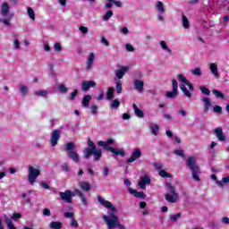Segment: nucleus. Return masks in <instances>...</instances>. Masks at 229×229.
Wrapping results in <instances>:
<instances>
[{"label": "nucleus", "mask_w": 229, "mask_h": 229, "mask_svg": "<svg viewBox=\"0 0 229 229\" xmlns=\"http://www.w3.org/2000/svg\"><path fill=\"white\" fill-rule=\"evenodd\" d=\"M98 201L102 205V207L109 210L106 215L102 216V219L106 226H107V229H126V226L122 225L119 220V216H117L119 209H117L115 206L112 205V202L106 200L101 197V195L98 196Z\"/></svg>", "instance_id": "1"}, {"label": "nucleus", "mask_w": 229, "mask_h": 229, "mask_svg": "<svg viewBox=\"0 0 229 229\" xmlns=\"http://www.w3.org/2000/svg\"><path fill=\"white\" fill-rule=\"evenodd\" d=\"M186 165L191 171L192 178L196 182H199V166H198V163L196 162L195 157H189L186 159Z\"/></svg>", "instance_id": "2"}, {"label": "nucleus", "mask_w": 229, "mask_h": 229, "mask_svg": "<svg viewBox=\"0 0 229 229\" xmlns=\"http://www.w3.org/2000/svg\"><path fill=\"white\" fill-rule=\"evenodd\" d=\"M28 173V182L30 185H34L35 182H37V178L40 176V166L35 167L30 165Z\"/></svg>", "instance_id": "3"}, {"label": "nucleus", "mask_w": 229, "mask_h": 229, "mask_svg": "<svg viewBox=\"0 0 229 229\" xmlns=\"http://www.w3.org/2000/svg\"><path fill=\"white\" fill-rule=\"evenodd\" d=\"M74 149H76V146H74V144L66 145L65 151L68 157H70V158H72L73 162L78 163L80 162V156H78V154L74 151Z\"/></svg>", "instance_id": "4"}, {"label": "nucleus", "mask_w": 229, "mask_h": 229, "mask_svg": "<svg viewBox=\"0 0 229 229\" xmlns=\"http://www.w3.org/2000/svg\"><path fill=\"white\" fill-rule=\"evenodd\" d=\"M178 96V81L175 79L172 80V91H167L166 92V98L168 99H174Z\"/></svg>", "instance_id": "5"}, {"label": "nucleus", "mask_w": 229, "mask_h": 229, "mask_svg": "<svg viewBox=\"0 0 229 229\" xmlns=\"http://www.w3.org/2000/svg\"><path fill=\"white\" fill-rule=\"evenodd\" d=\"M59 196L63 201H65L66 203H72V196H74V193L71 191H65L64 192L60 191Z\"/></svg>", "instance_id": "6"}, {"label": "nucleus", "mask_w": 229, "mask_h": 229, "mask_svg": "<svg viewBox=\"0 0 229 229\" xmlns=\"http://www.w3.org/2000/svg\"><path fill=\"white\" fill-rule=\"evenodd\" d=\"M97 83L95 81H84L81 82V90L82 92H89L90 89H94Z\"/></svg>", "instance_id": "7"}, {"label": "nucleus", "mask_w": 229, "mask_h": 229, "mask_svg": "<svg viewBox=\"0 0 229 229\" xmlns=\"http://www.w3.org/2000/svg\"><path fill=\"white\" fill-rule=\"evenodd\" d=\"M214 135H216V139L220 140V142H225L226 140V136H225V132H223V128L216 127L214 130Z\"/></svg>", "instance_id": "8"}, {"label": "nucleus", "mask_w": 229, "mask_h": 229, "mask_svg": "<svg viewBox=\"0 0 229 229\" xmlns=\"http://www.w3.org/2000/svg\"><path fill=\"white\" fill-rule=\"evenodd\" d=\"M142 157V153L140 152V149L136 148L134 151L131 153V157L127 159V164H131L135 162V160H139Z\"/></svg>", "instance_id": "9"}, {"label": "nucleus", "mask_w": 229, "mask_h": 229, "mask_svg": "<svg viewBox=\"0 0 229 229\" xmlns=\"http://www.w3.org/2000/svg\"><path fill=\"white\" fill-rule=\"evenodd\" d=\"M96 151V146L89 145L88 148H86L83 151V157L84 158H90L92 155H94V152Z\"/></svg>", "instance_id": "10"}, {"label": "nucleus", "mask_w": 229, "mask_h": 229, "mask_svg": "<svg viewBox=\"0 0 229 229\" xmlns=\"http://www.w3.org/2000/svg\"><path fill=\"white\" fill-rule=\"evenodd\" d=\"M73 192H74V196H79L84 207H87V205H89V200L87 199V197H85V194L82 193L81 191L75 189Z\"/></svg>", "instance_id": "11"}, {"label": "nucleus", "mask_w": 229, "mask_h": 229, "mask_svg": "<svg viewBox=\"0 0 229 229\" xmlns=\"http://www.w3.org/2000/svg\"><path fill=\"white\" fill-rule=\"evenodd\" d=\"M151 183V179L147 175L141 177L140 181L139 182L138 185L142 191H146V185H149Z\"/></svg>", "instance_id": "12"}, {"label": "nucleus", "mask_w": 229, "mask_h": 229, "mask_svg": "<svg viewBox=\"0 0 229 229\" xmlns=\"http://www.w3.org/2000/svg\"><path fill=\"white\" fill-rule=\"evenodd\" d=\"M104 146H105L106 151H109V153H114L119 157H124V150H123V149L118 150L117 148H114V147H110L108 145H104Z\"/></svg>", "instance_id": "13"}, {"label": "nucleus", "mask_w": 229, "mask_h": 229, "mask_svg": "<svg viewBox=\"0 0 229 229\" xmlns=\"http://www.w3.org/2000/svg\"><path fill=\"white\" fill-rule=\"evenodd\" d=\"M94 60H96V55L93 52L89 53V55L87 59L86 71H90L92 65H94Z\"/></svg>", "instance_id": "14"}, {"label": "nucleus", "mask_w": 229, "mask_h": 229, "mask_svg": "<svg viewBox=\"0 0 229 229\" xmlns=\"http://www.w3.org/2000/svg\"><path fill=\"white\" fill-rule=\"evenodd\" d=\"M129 69L130 68L128 66H122L121 69L116 70L115 75L118 78V80H123V78H124V74L128 72Z\"/></svg>", "instance_id": "15"}, {"label": "nucleus", "mask_w": 229, "mask_h": 229, "mask_svg": "<svg viewBox=\"0 0 229 229\" xmlns=\"http://www.w3.org/2000/svg\"><path fill=\"white\" fill-rule=\"evenodd\" d=\"M58 140H60V131L59 130H54L52 131V136L50 139L51 144H58Z\"/></svg>", "instance_id": "16"}, {"label": "nucleus", "mask_w": 229, "mask_h": 229, "mask_svg": "<svg viewBox=\"0 0 229 229\" xmlns=\"http://www.w3.org/2000/svg\"><path fill=\"white\" fill-rule=\"evenodd\" d=\"M134 89L138 90V92H142L144 90V81L140 80H134L133 81Z\"/></svg>", "instance_id": "17"}, {"label": "nucleus", "mask_w": 229, "mask_h": 229, "mask_svg": "<svg viewBox=\"0 0 229 229\" xmlns=\"http://www.w3.org/2000/svg\"><path fill=\"white\" fill-rule=\"evenodd\" d=\"M202 101L205 103L204 112L207 113L208 112V110H210V107L212 106V102L210 101V98L208 97L202 98Z\"/></svg>", "instance_id": "18"}, {"label": "nucleus", "mask_w": 229, "mask_h": 229, "mask_svg": "<svg viewBox=\"0 0 229 229\" xmlns=\"http://www.w3.org/2000/svg\"><path fill=\"white\" fill-rule=\"evenodd\" d=\"M165 199H166V201L169 203H176V199H178V193H175V195L173 193L166 194L165 196Z\"/></svg>", "instance_id": "19"}, {"label": "nucleus", "mask_w": 229, "mask_h": 229, "mask_svg": "<svg viewBox=\"0 0 229 229\" xmlns=\"http://www.w3.org/2000/svg\"><path fill=\"white\" fill-rule=\"evenodd\" d=\"M129 192H130V194H132L135 198H142L143 199H144V198H146V195L144 194V192L137 191L136 190H134L132 188H129Z\"/></svg>", "instance_id": "20"}, {"label": "nucleus", "mask_w": 229, "mask_h": 229, "mask_svg": "<svg viewBox=\"0 0 229 229\" xmlns=\"http://www.w3.org/2000/svg\"><path fill=\"white\" fill-rule=\"evenodd\" d=\"M90 99H92V96L90 95H85L82 98L81 105L84 106V108L89 107L90 105Z\"/></svg>", "instance_id": "21"}, {"label": "nucleus", "mask_w": 229, "mask_h": 229, "mask_svg": "<svg viewBox=\"0 0 229 229\" xmlns=\"http://www.w3.org/2000/svg\"><path fill=\"white\" fill-rule=\"evenodd\" d=\"M1 13L4 17H7L8 13H10V5H8V3H4L2 4Z\"/></svg>", "instance_id": "22"}, {"label": "nucleus", "mask_w": 229, "mask_h": 229, "mask_svg": "<svg viewBox=\"0 0 229 229\" xmlns=\"http://www.w3.org/2000/svg\"><path fill=\"white\" fill-rule=\"evenodd\" d=\"M79 187H81V189L86 192H89V191L91 189L90 183H89V182H80Z\"/></svg>", "instance_id": "23"}, {"label": "nucleus", "mask_w": 229, "mask_h": 229, "mask_svg": "<svg viewBox=\"0 0 229 229\" xmlns=\"http://www.w3.org/2000/svg\"><path fill=\"white\" fill-rule=\"evenodd\" d=\"M209 69L213 76H216V78L217 76H219V72L217 71V64H216V63L210 64Z\"/></svg>", "instance_id": "24"}, {"label": "nucleus", "mask_w": 229, "mask_h": 229, "mask_svg": "<svg viewBox=\"0 0 229 229\" xmlns=\"http://www.w3.org/2000/svg\"><path fill=\"white\" fill-rule=\"evenodd\" d=\"M132 107L134 110V114L135 115H137V117H140V118L144 117V112L137 106V104H132Z\"/></svg>", "instance_id": "25"}, {"label": "nucleus", "mask_w": 229, "mask_h": 229, "mask_svg": "<svg viewBox=\"0 0 229 229\" xmlns=\"http://www.w3.org/2000/svg\"><path fill=\"white\" fill-rule=\"evenodd\" d=\"M180 89H181L182 92H183L184 96H186V98H192V93H191V91H189V89H187V87H185L184 84H182L180 86Z\"/></svg>", "instance_id": "26"}, {"label": "nucleus", "mask_w": 229, "mask_h": 229, "mask_svg": "<svg viewBox=\"0 0 229 229\" xmlns=\"http://www.w3.org/2000/svg\"><path fill=\"white\" fill-rule=\"evenodd\" d=\"M93 156H94V160L98 162V160H99L101 157H103V152L101 151V149L95 148V152H93Z\"/></svg>", "instance_id": "27"}, {"label": "nucleus", "mask_w": 229, "mask_h": 229, "mask_svg": "<svg viewBox=\"0 0 229 229\" xmlns=\"http://www.w3.org/2000/svg\"><path fill=\"white\" fill-rule=\"evenodd\" d=\"M216 183L218 187H223L226 185V183H229V177H224L221 181H216Z\"/></svg>", "instance_id": "28"}, {"label": "nucleus", "mask_w": 229, "mask_h": 229, "mask_svg": "<svg viewBox=\"0 0 229 229\" xmlns=\"http://www.w3.org/2000/svg\"><path fill=\"white\" fill-rule=\"evenodd\" d=\"M213 94L217 99H225V94L219 91V89H213Z\"/></svg>", "instance_id": "29"}, {"label": "nucleus", "mask_w": 229, "mask_h": 229, "mask_svg": "<svg viewBox=\"0 0 229 229\" xmlns=\"http://www.w3.org/2000/svg\"><path fill=\"white\" fill-rule=\"evenodd\" d=\"M182 26L185 30H189V27L191 26V23L189 22V19H187V16L182 13Z\"/></svg>", "instance_id": "30"}, {"label": "nucleus", "mask_w": 229, "mask_h": 229, "mask_svg": "<svg viewBox=\"0 0 229 229\" xmlns=\"http://www.w3.org/2000/svg\"><path fill=\"white\" fill-rule=\"evenodd\" d=\"M111 17H114V11L109 10L105 13V15L102 16V19L103 21H110Z\"/></svg>", "instance_id": "31"}, {"label": "nucleus", "mask_w": 229, "mask_h": 229, "mask_svg": "<svg viewBox=\"0 0 229 229\" xmlns=\"http://www.w3.org/2000/svg\"><path fill=\"white\" fill-rule=\"evenodd\" d=\"M114 92H115V89L112 87L108 88L107 93H106V99H114Z\"/></svg>", "instance_id": "32"}, {"label": "nucleus", "mask_w": 229, "mask_h": 229, "mask_svg": "<svg viewBox=\"0 0 229 229\" xmlns=\"http://www.w3.org/2000/svg\"><path fill=\"white\" fill-rule=\"evenodd\" d=\"M50 228L51 229H62V223L53 221V222L50 223Z\"/></svg>", "instance_id": "33"}, {"label": "nucleus", "mask_w": 229, "mask_h": 229, "mask_svg": "<svg viewBox=\"0 0 229 229\" xmlns=\"http://www.w3.org/2000/svg\"><path fill=\"white\" fill-rule=\"evenodd\" d=\"M150 130L153 135H158V130H160V127L157 124H150Z\"/></svg>", "instance_id": "34"}, {"label": "nucleus", "mask_w": 229, "mask_h": 229, "mask_svg": "<svg viewBox=\"0 0 229 229\" xmlns=\"http://www.w3.org/2000/svg\"><path fill=\"white\" fill-rule=\"evenodd\" d=\"M115 89L117 94L123 93V82L121 81H118L115 85Z\"/></svg>", "instance_id": "35"}, {"label": "nucleus", "mask_w": 229, "mask_h": 229, "mask_svg": "<svg viewBox=\"0 0 229 229\" xmlns=\"http://www.w3.org/2000/svg\"><path fill=\"white\" fill-rule=\"evenodd\" d=\"M166 188L169 191L170 194H174L176 195V190L174 189V186L171 184V182H166Z\"/></svg>", "instance_id": "36"}, {"label": "nucleus", "mask_w": 229, "mask_h": 229, "mask_svg": "<svg viewBox=\"0 0 229 229\" xmlns=\"http://www.w3.org/2000/svg\"><path fill=\"white\" fill-rule=\"evenodd\" d=\"M158 174L161 176V178H173V175L165 172V170H160Z\"/></svg>", "instance_id": "37"}, {"label": "nucleus", "mask_w": 229, "mask_h": 229, "mask_svg": "<svg viewBox=\"0 0 229 229\" xmlns=\"http://www.w3.org/2000/svg\"><path fill=\"white\" fill-rule=\"evenodd\" d=\"M157 8L159 13H165V8H164V3L160 2V1L157 2Z\"/></svg>", "instance_id": "38"}, {"label": "nucleus", "mask_w": 229, "mask_h": 229, "mask_svg": "<svg viewBox=\"0 0 229 229\" xmlns=\"http://www.w3.org/2000/svg\"><path fill=\"white\" fill-rule=\"evenodd\" d=\"M199 90L204 94V96H210V89H208V88L202 85L199 87Z\"/></svg>", "instance_id": "39"}, {"label": "nucleus", "mask_w": 229, "mask_h": 229, "mask_svg": "<svg viewBox=\"0 0 229 229\" xmlns=\"http://www.w3.org/2000/svg\"><path fill=\"white\" fill-rule=\"evenodd\" d=\"M61 168L64 173H71V166L67 163H63Z\"/></svg>", "instance_id": "40"}, {"label": "nucleus", "mask_w": 229, "mask_h": 229, "mask_svg": "<svg viewBox=\"0 0 229 229\" xmlns=\"http://www.w3.org/2000/svg\"><path fill=\"white\" fill-rule=\"evenodd\" d=\"M191 74H193V76H202L203 72H201V68L197 67L194 70L191 71Z\"/></svg>", "instance_id": "41"}, {"label": "nucleus", "mask_w": 229, "mask_h": 229, "mask_svg": "<svg viewBox=\"0 0 229 229\" xmlns=\"http://www.w3.org/2000/svg\"><path fill=\"white\" fill-rule=\"evenodd\" d=\"M27 12L30 19L35 21V11H33V8L28 7Z\"/></svg>", "instance_id": "42"}, {"label": "nucleus", "mask_w": 229, "mask_h": 229, "mask_svg": "<svg viewBox=\"0 0 229 229\" xmlns=\"http://www.w3.org/2000/svg\"><path fill=\"white\" fill-rule=\"evenodd\" d=\"M177 78H178L179 81H180L181 83H183L184 85H186L187 82L189 81L187 80V77H184L183 74H178V75H177Z\"/></svg>", "instance_id": "43"}, {"label": "nucleus", "mask_w": 229, "mask_h": 229, "mask_svg": "<svg viewBox=\"0 0 229 229\" xmlns=\"http://www.w3.org/2000/svg\"><path fill=\"white\" fill-rule=\"evenodd\" d=\"M119 106H121L119 99H114L111 102V108H119Z\"/></svg>", "instance_id": "44"}, {"label": "nucleus", "mask_w": 229, "mask_h": 229, "mask_svg": "<svg viewBox=\"0 0 229 229\" xmlns=\"http://www.w3.org/2000/svg\"><path fill=\"white\" fill-rule=\"evenodd\" d=\"M35 96H39L41 98H47V91L46 90H38V91H35Z\"/></svg>", "instance_id": "45"}, {"label": "nucleus", "mask_w": 229, "mask_h": 229, "mask_svg": "<svg viewBox=\"0 0 229 229\" xmlns=\"http://www.w3.org/2000/svg\"><path fill=\"white\" fill-rule=\"evenodd\" d=\"M58 90H59V92H61V94H67V87H65V85H64V84H60L59 86H58Z\"/></svg>", "instance_id": "46"}, {"label": "nucleus", "mask_w": 229, "mask_h": 229, "mask_svg": "<svg viewBox=\"0 0 229 229\" xmlns=\"http://www.w3.org/2000/svg\"><path fill=\"white\" fill-rule=\"evenodd\" d=\"M160 46L162 49H164L165 51H167V53H171V49L169 48V47H167V43H165L164 40L160 42Z\"/></svg>", "instance_id": "47"}, {"label": "nucleus", "mask_w": 229, "mask_h": 229, "mask_svg": "<svg viewBox=\"0 0 229 229\" xmlns=\"http://www.w3.org/2000/svg\"><path fill=\"white\" fill-rule=\"evenodd\" d=\"M102 174L104 178H106L108 174H110V168H108V166H104L102 170Z\"/></svg>", "instance_id": "48"}, {"label": "nucleus", "mask_w": 229, "mask_h": 229, "mask_svg": "<svg viewBox=\"0 0 229 229\" xmlns=\"http://www.w3.org/2000/svg\"><path fill=\"white\" fill-rule=\"evenodd\" d=\"M213 112L215 114H223V107H221L220 106H215L213 107Z\"/></svg>", "instance_id": "49"}, {"label": "nucleus", "mask_w": 229, "mask_h": 229, "mask_svg": "<svg viewBox=\"0 0 229 229\" xmlns=\"http://www.w3.org/2000/svg\"><path fill=\"white\" fill-rule=\"evenodd\" d=\"M5 223L7 225V228H9V229H17V227L13 226V222L11 219H6Z\"/></svg>", "instance_id": "50"}, {"label": "nucleus", "mask_w": 229, "mask_h": 229, "mask_svg": "<svg viewBox=\"0 0 229 229\" xmlns=\"http://www.w3.org/2000/svg\"><path fill=\"white\" fill-rule=\"evenodd\" d=\"M76 96H78V89H74L71 96L69 97V100L70 101H74V99H76Z\"/></svg>", "instance_id": "51"}, {"label": "nucleus", "mask_w": 229, "mask_h": 229, "mask_svg": "<svg viewBox=\"0 0 229 229\" xmlns=\"http://www.w3.org/2000/svg\"><path fill=\"white\" fill-rule=\"evenodd\" d=\"M181 217H182V213H177L176 215L170 216L171 221H174V222H176V220H178Z\"/></svg>", "instance_id": "52"}, {"label": "nucleus", "mask_w": 229, "mask_h": 229, "mask_svg": "<svg viewBox=\"0 0 229 229\" xmlns=\"http://www.w3.org/2000/svg\"><path fill=\"white\" fill-rule=\"evenodd\" d=\"M174 155H177V157H181V158H185V155L183 154V150L182 149L174 150Z\"/></svg>", "instance_id": "53"}, {"label": "nucleus", "mask_w": 229, "mask_h": 229, "mask_svg": "<svg viewBox=\"0 0 229 229\" xmlns=\"http://www.w3.org/2000/svg\"><path fill=\"white\" fill-rule=\"evenodd\" d=\"M79 30L82 33V35H87V33H89V28L87 27L80 26Z\"/></svg>", "instance_id": "54"}, {"label": "nucleus", "mask_w": 229, "mask_h": 229, "mask_svg": "<svg viewBox=\"0 0 229 229\" xmlns=\"http://www.w3.org/2000/svg\"><path fill=\"white\" fill-rule=\"evenodd\" d=\"M97 144H114V139H109L106 141L99 140Z\"/></svg>", "instance_id": "55"}, {"label": "nucleus", "mask_w": 229, "mask_h": 229, "mask_svg": "<svg viewBox=\"0 0 229 229\" xmlns=\"http://www.w3.org/2000/svg\"><path fill=\"white\" fill-rule=\"evenodd\" d=\"M154 167L157 171H160L161 169H164V165H162V163H154Z\"/></svg>", "instance_id": "56"}, {"label": "nucleus", "mask_w": 229, "mask_h": 229, "mask_svg": "<svg viewBox=\"0 0 229 229\" xmlns=\"http://www.w3.org/2000/svg\"><path fill=\"white\" fill-rule=\"evenodd\" d=\"M21 217H22L21 213H14L13 214L12 219H13V221H17V219H21Z\"/></svg>", "instance_id": "57"}, {"label": "nucleus", "mask_w": 229, "mask_h": 229, "mask_svg": "<svg viewBox=\"0 0 229 229\" xmlns=\"http://www.w3.org/2000/svg\"><path fill=\"white\" fill-rule=\"evenodd\" d=\"M55 51L60 52L62 51V44L60 43H55L54 45Z\"/></svg>", "instance_id": "58"}, {"label": "nucleus", "mask_w": 229, "mask_h": 229, "mask_svg": "<svg viewBox=\"0 0 229 229\" xmlns=\"http://www.w3.org/2000/svg\"><path fill=\"white\" fill-rule=\"evenodd\" d=\"M125 49H126V51H129V53L135 51V48L133 47V46H131L130 44L125 45Z\"/></svg>", "instance_id": "59"}, {"label": "nucleus", "mask_w": 229, "mask_h": 229, "mask_svg": "<svg viewBox=\"0 0 229 229\" xmlns=\"http://www.w3.org/2000/svg\"><path fill=\"white\" fill-rule=\"evenodd\" d=\"M71 226L72 228H78V226H80V225L78 224V221L74 220L73 218L71 220Z\"/></svg>", "instance_id": "60"}, {"label": "nucleus", "mask_w": 229, "mask_h": 229, "mask_svg": "<svg viewBox=\"0 0 229 229\" xmlns=\"http://www.w3.org/2000/svg\"><path fill=\"white\" fill-rule=\"evenodd\" d=\"M90 110H91V114L93 115H96V114H98V106H96V105L91 106Z\"/></svg>", "instance_id": "61"}, {"label": "nucleus", "mask_w": 229, "mask_h": 229, "mask_svg": "<svg viewBox=\"0 0 229 229\" xmlns=\"http://www.w3.org/2000/svg\"><path fill=\"white\" fill-rule=\"evenodd\" d=\"M21 94H23V96H26V94H28V87L26 86H21L20 89Z\"/></svg>", "instance_id": "62"}, {"label": "nucleus", "mask_w": 229, "mask_h": 229, "mask_svg": "<svg viewBox=\"0 0 229 229\" xmlns=\"http://www.w3.org/2000/svg\"><path fill=\"white\" fill-rule=\"evenodd\" d=\"M64 217L72 219L74 217V213L73 212H66V213H64Z\"/></svg>", "instance_id": "63"}, {"label": "nucleus", "mask_w": 229, "mask_h": 229, "mask_svg": "<svg viewBox=\"0 0 229 229\" xmlns=\"http://www.w3.org/2000/svg\"><path fill=\"white\" fill-rule=\"evenodd\" d=\"M43 216L49 217L51 216V210H49V208L43 209Z\"/></svg>", "instance_id": "64"}]
</instances>
